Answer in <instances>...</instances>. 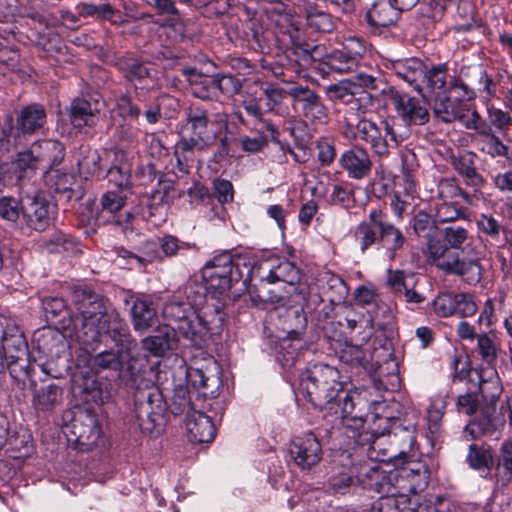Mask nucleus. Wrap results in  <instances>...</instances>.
I'll return each mask as SVG.
<instances>
[{"instance_id": "f257e3e1", "label": "nucleus", "mask_w": 512, "mask_h": 512, "mask_svg": "<svg viewBox=\"0 0 512 512\" xmlns=\"http://www.w3.org/2000/svg\"><path fill=\"white\" fill-rule=\"evenodd\" d=\"M74 315L61 318L59 327L75 336L84 344L98 342L100 336L108 333L121 353L130 355L137 346L126 325L110 302L90 288L76 287L72 293Z\"/></svg>"}, {"instance_id": "f03ea898", "label": "nucleus", "mask_w": 512, "mask_h": 512, "mask_svg": "<svg viewBox=\"0 0 512 512\" xmlns=\"http://www.w3.org/2000/svg\"><path fill=\"white\" fill-rule=\"evenodd\" d=\"M469 224L452 223L440 231L441 238L429 237L424 255L430 265L455 274L467 284L475 285L482 278V266L474 246Z\"/></svg>"}, {"instance_id": "7ed1b4c3", "label": "nucleus", "mask_w": 512, "mask_h": 512, "mask_svg": "<svg viewBox=\"0 0 512 512\" xmlns=\"http://www.w3.org/2000/svg\"><path fill=\"white\" fill-rule=\"evenodd\" d=\"M356 247L362 254L368 250H384L393 260L406 243L403 232L388 220L381 209H371L367 219L361 221L353 230Z\"/></svg>"}, {"instance_id": "20e7f679", "label": "nucleus", "mask_w": 512, "mask_h": 512, "mask_svg": "<svg viewBox=\"0 0 512 512\" xmlns=\"http://www.w3.org/2000/svg\"><path fill=\"white\" fill-rule=\"evenodd\" d=\"M227 121L226 114H218L216 120H209L203 107L191 105L186 110L185 123L181 128L179 149L184 153L212 146L226 127Z\"/></svg>"}, {"instance_id": "39448f33", "label": "nucleus", "mask_w": 512, "mask_h": 512, "mask_svg": "<svg viewBox=\"0 0 512 512\" xmlns=\"http://www.w3.org/2000/svg\"><path fill=\"white\" fill-rule=\"evenodd\" d=\"M300 386L308 401L320 409H334V401L343 392L339 371L323 363L308 367L302 374Z\"/></svg>"}, {"instance_id": "423d86ee", "label": "nucleus", "mask_w": 512, "mask_h": 512, "mask_svg": "<svg viewBox=\"0 0 512 512\" xmlns=\"http://www.w3.org/2000/svg\"><path fill=\"white\" fill-rule=\"evenodd\" d=\"M265 12L273 25L274 33L279 41L301 49L304 52L305 60L317 59L315 53L318 47L314 46L310 49L309 44L305 42L300 21L285 3L280 0L272 1L265 8Z\"/></svg>"}, {"instance_id": "0eeeda50", "label": "nucleus", "mask_w": 512, "mask_h": 512, "mask_svg": "<svg viewBox=\"0 0 512 512\" xmlns=\"http://www.w3.org/2000/svg\"><path fill=\"white\" fill-rule=\"evenodd\" d=\"M137 425L143 434L159 435L165 426L166 402L157 387L138 390L134 396Z\"/></svg>"}, {"instance_id": "6e6552de", "label": "nucleus", "mask_w": 512, "mask_h": 512, "mask_svg": "<svg viewBox=\"0 0 512 512\" xmlns=\"http://www.w3.org/2000/svg\"><path fill=\"white\" fill-rule=\"evenodd\" d=\"M241 275L238 265L228 252L214 256L202 268V280L207 283L215 298L225 295L231 289L232 283L237 282Z\"/></svg>"}, {"instance_id": "1a4fd4ad", "label": "nucleus", "mask_w": 512, "mask_h": 512, "mask_svg": "<svg viewBox=\"0 0 512 512\" xmlns=\"http://www.w3.org/2000/svg\"><path fill=\"white\" fill-rule=\"evenodd\" d=\"M356 136L366 143L378 157H388L398 147L399 136L387 120L374 122L363 118L356 125Z\"/></svg>"}, {"instance_id": "9d476101", "label": "nucleus", "mask_w": 512, "mask_h": 512, "mask_svg": "<svg viewBox=\"0 0 512 512\" xmlns=\"http://www.w3.org/2000/svg\"><path fill=\"white\" fill-rule=\"evenodd\" d=\"M0 340L2 350L11 367V373L16 371L19 366L26 376L30 375L31 364L28 361V346L23 332L20 330L16 321L6 317V323L3 324Z\"/></svg>"}, {"instance_id": "9b49d317", "label": "nucleus", "mask_w": 512, "mask_h": 512, "mask_svg": "<svg viewBox=\"0 0 512 512\" xmlns=\"http://www.w3.org/2000/svg\"><path fill=\"white\" fill-rule=\"evenodd\" d=\"M160 246L165 256L171 257L181 250H188L189 244L180 243L179 240L171 235H166L159 239V242L146 241L137 251H129L123 247H116L115 253L119 258L127 260L131 269L140 268L157 258V247Z\"/></svg>"}, {"instance_id": "f8f14e48", "label": "nucleus", "mask_w": 512, "mask_h": 512, "mask_svg": "<svg viewBox=\"0 0 512 512\" xmlns=\"http://www.w3.org/2000/svg\"><path fill=\"white\" fill-rule=\"evenodd\" d=\"M490 384L494 387L495 393L490 397L489 403L481 407L479 415L470 420L465 427V431L468 432L473 439L493 435L495 432L505 427V419L502 417L501 411L499 413L496 411V402L502 388L498 380L492 381Z\"/></svg>"}, {"instance_id": "ddd939ff", "label": "nucleus", "mask_w": 512, "mask_h": 512, "mask_svg": "<svg viewBox=\"0 0 512 512\" xmlns=\"http://www.w3.org/2000/svg\"><path fill=\"white\" fill-rule=\"evenodd\" d=\"M253 274L267 283L282 282L295 286L300 281V270L292 262L284 258L270 257L260 261L253 267Z\"/></svg>"}, {"instance_id": "4468645a", "label": "nucleus", "mask_w": 512, "mask_h": 512, "mask_svg": "<svg viewBox=\"0 0 512 512\" xmlns=\"http://www.w3.org/2000/svg\"><path fill=\"white\" fill-rule=\"evenodd\" d=\"M349 430L364 428L367 403L357 392H343L334 401V409H330Z\"/></svg>"}, {"instance_id": "2eb2a0df", "label": "nucleus", "mask_w": 512, "mask_h": 512, "mask_svg": "<svg viewBox=\"0 0 512 512\" xmlns=\"http://www.w3.org/2000/svg\"><path fill=\"white\" fill-rule=\"evenodd\" d=\"M388 96L395 111L406 125H424L430 119L429 110L424 100L401 93L394 87L388 88Z\"/></svg>"}, {"instance_id": "dca6fc26", "label": "nucleus", "mask_w": 512, "mask_h": 512, "mask_svg": "<svg viewBox=\"0 0 512 512\" xmlns=\"http://www.w3.org/2000/svg\"><path fill=\"white\" fill-rule=\"evenodd\" d=\"M351 472L354 473L358 483L364 489L374 491L378 494L389 493L397 489L394 485L396 473H394V471L386 473L375 463L364 461L362 463L353 464L351 466Z\"/></svg>"}, {"instance_id": "f3484780", "label": "nucleus", "mask_w": 512, "mask_h": 512, "mask_svg": "<svg viewBox=\"0 0 512 512\" xmlns=\"http://www.w3.org/2000/svg\"><path fill=\"white\" fill-rule=\"evenodd\" d=\"M186 412L187 437L192 443H209L215 437V427L210 417L190 406V401L183 397L179 407L173 410L174 414Z\"/></svg>"}, {"instance_id": "a211bd4d", "label": "nucleus", "mask_w": 512, "mask_h": 512, "mask_svg": "<svg viewBox=\"0 0 512 512\" xmlns=\"http://www.w3.org/2000/svg\"><path fill=\"white\" fill-rule=\"evenodd\" d=\"M384 67L416 92L423 93L422 80L425 77L426 64L422 59L415 56L387 58Z\"/></svg>"}, {"instance_id": "6ab92c4d", "label": "nucleus", "mask_w": 512, "mask_h": 512, "mask_svg": "<svg viewBox=\"0 0 512 512\" xmlns=\"http://www.w3.org/2000/svg\"><path fill=\"white\" fill-rule=\"evenodd\" d=\"M288 451L290 460L302 470H310L322 459L321 444L311 432L295 436Z\"/></svg>"}, {"instance_id": "aec40b11", "label": "nucleus", "mask_w": 512, "mask_h": 512, "mask_svg": "<svg viewBox=\"0 0 512 512\" xmlns=\"http://www.w3.org/2000/svg\"><path fill=\"white\" fill-rule=\"evenodd\" d=\"M288 95L294 105H299L302 115L312 121L324 123L328 119V108L318 93L308 86L294 85L289 88Z\"/></svg>"}, {"instance_id": "412c9836", "label": "nucleus", "mask_w": 512, "mask_h": 512, "mask_svg": "<svg viewBox=\"0 0 512 512\" xmlns=\"http://www.w3.org/2000/svg\"><path fill=\"white\" fill-rule=\"evenodd\" d=\"M381 495L373 503L371 512H435L431 504L419 502L417 497L411 499L408 494L397 489Z\"/></svg>"}, {"instance_id": "4be33fe9", "label": "nucleus", "mask_w": 512, "mask_h": 512, "mask_svg": "<svg viewBox=\"0 0 512 512\" xmlns=\"http://www.w3.org/2000/svg\"><path fill=\"white\" fill-rule=\"evenodd\" d=\"M433 310L440 317L457 315L471 317L477 311L472 296L467 293H440L433 301Z\"/></svg>"}, {"instance_id": "5701e85b", "label": "nucleus", "mask_w": 512, "mask_h": 512, "mask_svg": "<svg viewBox=\"0 0 512 512\" xmlns=\"http://www.w3.org/2000/svg\"><path fill=\"white\" fill-rule=\"evenodd\" d=\"M475 159V153L465 152L458 156H452L451 165L458 175L463 178L464 185L471 189L468 191V194H475V198H473V200L478 203L484 198L482 188L484 187L486 180L478 172Z\"/></svg>"}, {"instance_id": "b1692460", "label": "nucleus", "mask_w": 512, "mask_h": 512, "mask_svg": "<svg viewBox=\"0 0 512 512\" xmlns=\"http://www.w3.org/2000/svg\"><path fill=\"white\" fill-rule=\"evenodd\" d=\"M125 202L126 194L124 190L118 189L117 191L105 192L100 199L101 211L99 217L104 218L105 214H107L108 217L105 221L120 226L127 235L129 231L132 232L133 230L131 222L134 219V215L130 212H126L124 215L118 214L124 207Z\"/></svg>"}, {"instance_id": "393cba45", "label": "nucleus", "mask_w": 512, "mask_h": 512, "mask_svg": "<svg viewBox=\"0 0 512 512\" xmlns=\"http://www.w3.org/2000/svg\"><path fill=\"white\" fill-rule=\"evenodd\" d=\"M53 208L49 201L41 195H28L22 199L23 216L28 225L36 231H43L50 225Z\"/></svg>"}, {"instance_id": "a878e982", "label": "nucleus", "mask_w": 512, "mask_h": 512, "mask_svg": "<svg viewBox=\"0 0 512 512\" xmlns=\"http://www.w3.org/2000/svg\"><path fill=\"white\" fill-rule=\"evenodd\" d=\"M69 428L71 435L74 436V441L86 449L96 445L101 435L98 420L90 411L77 414L71 421Z\"/></svg>"}, {"instance_id": "bb28decb", "label": "nucleus", "mask_w": 512, "mask_h": 512, "mask_svg": "<svg viewBox=\"0 0 512 512\" xmlns=\"http://www.w3.org/2000/svg\"><path fill=\"white\" fill-rule=\"evenodd\" d=\"M363 52L364 48L358 41H350L341 49L334 50L326 55L325 63L334 72H353L358 68Z\"/></svg>"}, {"instance_id": "cd10ccee", "label": "nucleus", "mask_w": 512, "mask_h": 512, "mask_svg": "<svg viewBox=\"0 0 512 512\" xmlns=\"http://www.w3.org/2000/svg\"><path fill=\"white\" fill-rule=\"evenodd\" d=\"M341 168L351 179L361 180L368 177L372 170V160L368 151L359 145L346 150L340 157Z\"/></svg>"}, {"instance_id": "c85d7f7f", "label": "nucleus", "mask_w": 512, "mask_h": 512, "mask_svg": "<svg viewBox=\"0 0 512 512\" xmlns=\"http://www.w3.org/2000/svg\"><path fill=\"white\" fill-rule=\"evenodd\" d=\"M177 333L170 325L158 326L153 333L142 340L144 351L154 357H163L177 347Z\"/></svg>"}, {"instance_id": "c756f323", "label": "nucleus", "mask_w": 512, "mask_h": 512, "mask_svg": "<svg viewBox=\"0 0 512 512\" xmlns=\"http://www.w3.org/2000/svg\"><path fill=\"white\" fill-rule=\"evenodd\" d=\"M452 76L448 73V66L445 63H439L428 67L426 65L425 77L422 80V96L435 97L450 92Z\"/></svg>"}, {"instance_id": "7c9ffc66", "label": "nucleus", "mask_w": 512, "mask_h": 512, "mask_svg": "<svg viewBox=\"0 0 512 512\" xmlns=\"http://www.w3.org/2000/svg\"><path fill=\"white\" fill-rule=\"evenodd\" d=\"M396 478L394 479V485L397 487V491L402 493L410 492L411 499L420 497L417 495L418 491L423 490L429 481V473L423 465H419L417 468L402 469L401 471H394Z\"/></svg>"}, {"instance_id": "2f4dec72", "label": "nucleus", "mask_w": 512, "mask_h": 512, "mask_svg": "<svg viewBox=\"0 0 512 512\" xmlns=\"http://www.w3.org/2000/svg\"><path fill=\"white\" fill-rule=\"evenodd\" d=\"M417 280L415 274L397 270L389 272L388 284L405 302L419 304L424 301V296L415 289Z\"/></svg>"}, {"instance_id": "473e14b6", "label": "nucleus", "mask_w": 512, "mask_h": 512, "mask_svg": "<svg viewBox=\"0 0 512 512\" xmlns=\"http://www.w3.org/2000/svg\"><path fill=\"white\" fill-rule=\"evenodd\" d=\"M32 406L37 412H50L62 403L63 390L55 383L37 385L31 381Z\"/></svg>"}, {"instance_id": "72a5a7b5", "label": "nucleus", "mask_w": 512, "mask_h": 512, "mask_svg": "<svg viewBox=\"0 0 512 512\" xmlns=\"http://www.w3.org/2000/svg\"><path fill=\"white\" fill-rule=\"evenodd\" d=\"M44 178L47 186L54 191L58 201L69 203L80 198L79 192L73 188L75 180L71 174L57 169H49Z\"/></svg>"}, {"instance_id": "f704fd0d", "label": "nucleus", "mask_w": 512, "mask_h": 512, "mask_svg": "<svg viewBox=\"0 0 512 512\" xmlns=\"http://www.w3.org/2000/svg\"><path fill=\"white\" fill-rule=\"evenodd\" d=\"M76 11L82 18H94L97 21H109L112 25L121 26L126 23L120 10L108 2L94 4L91 2H79Z\"/></svg>"}, {"instance_id": "c9c22d12", "label": "nucleus", "mask_w": 512, "mask_h": 512, "mask_svg": "<svg viewBox=\"0 0 512 512\" xmlns=\"http://www.w3.org/2000/svg\"><path fill=\"white\" fill-rule=\"evenodd\" d=\"M100 118V109L97 101L84 98L74 99L70 107V120L75 128L85 126L94 127Z\"/></svg>"}, {"instance_id": "e433bc0d", "label": "nucleus", "mask_w": 512, "mask_h": 512, "mask_svg": "<svg viewBox=\"0 0 512 512\" xmlns=\"http://www.w3.org/2000/svg\"><path fill=\"white\" fill-rule=\"evenodd\" d=\"M194 310L190 304L174 297L164 305L162 315L168 322L166 325L175 328L176 333L177 330H185L187 332L189 330L187 319L190 315L193 316Z\"/></svg>"}, {"instance_id": "4c0bfd02", "label": "nucleus", "mask_w": 512, "mask_h": 512, "mask_svg": "<svg viewBox=\"0 0 512 512\" xmlns=\"http://www.w3.org/2000/svg\"><path fill=\"white\" fill-rule=\"evenodd\" d=\"M30 149L33 151L38 162H45L50 169L58 165L65 156L64 145L53 139L36 141L32 144Z\"/></svg>"}, {"instance_id": "58836bf2", "label": "nucleus", "mask_w": 512, "mask_h": 512, "mask_svg": "<svg viewBox=\"0 0 512 512\" xmlns=\"http://www.w3.org/2000/svg\"><path fill=\"white\" fill-rule=\"evenodd\" d=\"M132 324L137 332H144L157 321V311L152 301L145 298H136L131 307Z\"/></svg>"}, {"instance_id": "ea45409f", "label": "nucleus", "mask_w": 512, "mask_h": 512, "mask_svg": "<svg viewBox=\"0 0 512 512\" xmlns=\"http://www.w3.org/2000/svg\"><path fill=\"white\" fill-rule=\"evenodd\" d=\"M401 11L391 1H378L367 12L366 19L371 26L388 27L394 25Z\"/></svg>"}, {"instance_id": "a19ab883", "label": "nucleus", "mask_w": 512, "mask_h": 512, "mask_svg": "<svg viewBox=\"0 0 512 512\" xmlns=\"http://www.w3.org/2000/svg\"><path fill=\"white\" fill-rule=\"evenodd\" d=\"M46 123V111L39 104L23 108L17 117V129L23 134H32Z\"/></svg>"}, {"instance_id": "79ce46f5", "label": "nucleus", "mask_w": 512, "mask_h": 512, "mask_svg": "<svg viewBox=\"0 0 512 512\" xmlns=\"http://www.w3.org/2000/svg\"><path fill=\"white\" fill-rule=\"evenodd\" d=\"M433 98V113L437 119L444 123H452L464 116L461 103L452 100L449 93H444Z\"/></svg>"}, {"instance_id": "37998d69", "label": "nucleus", "mask_w": 512, "mask_h": 512, "mask_svg": "<svg viewBox=\"0 0 512 512\" xmlns=\"http://www.w3.org/2000/svg\"><path fill=\"white\" fill-rule=\"evenodd\" d=\"M466 462L471 469L488 475L494 465L492 448L488 445L470 444Z\"/></svg>"}, {"instance_id": "c03bdc74", "label": "nucleus", "mask_w": 512, "mask_h": 512, "mask_svg": "<svg viewBox=\"0 0 512 512\" xmlns=\"http://www.w3.org/2000/svg\"><path fill=\"white\" fill-rule=\"evenodd\" d=\"M199 319L208 330V336L220 334L223 330L225 313L219 303L206 304L198 312Z\"/></svg>"}, {"instance_id": "a18cd8bd", "label": "nucleus", "mask_w": 512, "mask_h": 512, "mask_svg": "<svg viewBox=\"0 0 512 512\" xmlns=\"http://www.w3.org/2000/svg\"><path fill=\"white\" fill-rule=\"evenodd\" d=\"M305 19L309 29L318 33H331L335 27L333 16L315 5L305 8Z\"/></svg>"}, {"instance_id": "49530a36", "label": "nucleus", "mask_w": 512, "mask_h": 512, "mask_svg": "<svg viewBox=\"0 0 512 512\" xmlns=\"http://www.w3.org/2000/svg\"><path fill=\"white\" fill-rule=\"evenodd\" d=\"M191 87V93L199 99H210L215 93V75L213 77L205 76L195 69L185 70Z\"/></svg>"}, {"instance_id": "de8ad7c7", "label": "nucleus", "mask_w": 512, "mask_h": 512, "mask_svg": "<svg viewBox=\"0 0 512 512\" xmlns=\"http://www.w3.org/2000/svg\"><path fill=\"white\" fill-rule=\"evenodd\" d=\"M113 154L118 164H115L108 169L107 177L110 182L115 183L118 189H128L130 182V167L126 161V155L121 150H115L113 151Z\"/></svg>"}, {"instance_id": "09e8293b", "label": "nucleus", "mask_w": 512, "mask_h": 512, "mask_svg": "<svg viewBox=\"0 0 512 512\" xmlns=\"http://www.w3.org/2000/svg\"><path fill=\"white\" fill-rule=\"evenodd\" d=\"M438 196L442 201L461 197L467 205L474 206L477 204L473 200V198H475V194H468V190L460 187L455 178H444L439 181Z\"/></svg>"}, {"instance_id": "8fccbe9b", "label": "nucleus", "mask_w": 512, "mask_h": 512, "mask_svg": "<svg viewBox=\"0 0 512 512\" xmlns=\"http://www.w3.org/2000/svg\"><path fill=\"white\" fill-rule=\"evenodd\" d=\"M179 293L183 294L193 309L196 310L204 302L206 303V294L210 293V288L205 281H199L197 279H189L179 290Z\"/></svg>"}, {"instance_id": "3c124183", "label": "nucleus", "mask_w": 512, "mask_h": 512, "mask_svg": "<svg viewBox=\"0 0 512 512\" xmlns=\"http://www.w3.org/2000/svg\"><path fill=\"white\" fill-rule=\"evenodd\" d=\"M79 172L85 178L101 173V157L97 150L90 147H81L78 158Z\"/></svg>"}, {"instance_id": "603ef678", "label": "nucleus", "mask_w": 512, "mask_h": 512, "mask_svg": "<svg viewBox=\"0 0 512 512\" xmlns=\"http://www.w3.org/2000/svg\"><path fill=\"white\" fill-rule=\"evenodd\" d=\"M169 188V186H165L163 189H157L148 196L146 203L148 216L155 218V221L164 219L169 204Z\"/></svg>"}, {"instance_id": "864d4df0", "label": "nucleus", "mask_w": 512, "mask_h": 512, "mask_svg": "<svg viewBox=\"0 0 512 512\" xmlns=\"http://www.w3.org/2000/svg\"><path fill=\"white\" fill-rule=\"evenodd\" d=\"M39 162L31 149L20 152L13 164V173L18 180L30 179L34 176Z\"/></svg>"}, {"instance_id": "5fc2aeb1", "label": "nucleus", "mask_w": 512, "mask_h": 512, "mask_svg": "<svg viewBox=\"0 0 512 512\" xmlns=\"http://www.w3.org/2000/svg\"><path fill=\"white\" fill-rule=\"evenodd\" d=\"M355 88H357L356 83L350 80H342L338 83L328 85L325 91L331 101L353 104L355 100Z\"/></svg>"}, {"instance_id": "6e6d98bb", "label": "nucleus", "mask_w": 512, "mask_h": 512, "mask_svg": "<svg viewBox=\"0 0 512 512\" xmlns=\"http://www.w3.org/2000/svg\"><path fill=\"white\" fill-rule=\"evenodd\" d=\"M189 330H177L183 337L190 340L195 346L201 348L209 339L208 330L204 327L199 319L198 312L194 310L193 316L190 315L187 319Z\"/></svg>"}, {"instance_id": "4d7b16f0", "label": "nucleus", "mask_w": 512, "mask_h": 512, "mask_svg": "<svg viewBox=\"0 0 512 512\" xmlns=\"http://www.w3.org/2000/svg\"><path fill=\"white\" fill-rule=\"evenodd\" d=\"M436 221L438 223H456L458 219L465 218L466 210L455 202L442 201L436 206Z\"/></svg>"}, {"instance_id": "13d9d810", "label": "nucleus", "mask_w": 512, "mask_h": 512, "mask_svg": "<svg viewBox=\"0 0 512 512\" xmlns=\"http://www.w3.org/2000/svg\"><path fill=\"white\" fill-rule=\"evenodd\" d=\"M479 230L489 236L493 240H498L501 232H504L509 242L512 230H507L495 217L491 214H481L477 220Z\"/></svg>"}, {"instance_id": "bf43d9fd", "label": "nucleus", "mask_w": 512, "mask_h": 512, "mask_svg": "<svg viewBox=\"0 0 512 512\" xmlns=\"http://www.w3.org/2000/svg\"><path fill=\"white\" fill-rule=\"evenodd\" d=\"M121 367L120 354L112 350L103 351L92 358V369L96 372L103 370L119 371Z\"/></svg>"}, {"instance_id": "052dcab7", "label": "nucleus", "mask_w": 512, "mask_h": 512, "mask_svg": "<svg viewBox=\"0 0 512 512\" xmlns=\"http://www.w3.org/2000/svg\"><path fill=\"white\" fill-rule=\"evenodd\" d=\"M43 309L46 313V317L59 325L61 318H68V315H74L67 309V305L62 298L58 297H47L42 302Z\"/></svg>"}, {"instance_id": "680f3d73", "label": "nucleus", "mask_w": 512, "mask_h": 512, "mask_svg": "<svg viewBox=\"0 0 512 512\" xmlns=\"http://www.w3.org/2000/svg\"><path fill=\"white\" fill-rule=\"evenodd\" d=\"M482 148L481 150L492 157H504L508 154V147L502 142V140L496 136L492 128L488 131H482Z\"/></svg>"}, {"instance_id": "e2e57ef3", "label": "nucleus", "mask_w": 512, "mask_h": 512, "mask_svg": "<svg viewBox=\"0 0 512 512\" xmlns=\"http://www.w3.org/2000/svg\"><path fill=\"white\" fill-rule=\"evenodd\" d=\"M477 350L484 363L493 366L498 356V346L496 342L487 334L477 335Z\"/></svg>"}, {"instance_id": "0e129e2a", "label": "nucleus", "mask_w": 512, "mask_h": 512, "mask_svg": "<svg viewBox=\"0 0 512 512\" xmlns=\"http://www.w3.org/2000/svg\"><path fill=\"white\" fill-rule=\"evenodd\" d=\"M241 106L244 108V110L249 116L253 117L255 120L259 122H263L268 131L272 133L276 132L274 124H272L269 121H264L263 119L264 112L260 106V99L253 95H246L243 97V100L241 101Z\"/></svg>"}, {"instance_id": "69168bd1", "label": "nucleus", "mask_w": 512, "mask_h": 512, "mask_svg": "<svg viewBox=\"0 0 512 512\" xmlns=\"http://www.w3.org/2000/svg\"><path fill=\"white\" fill-rule=\"evenodd\" d=\"M474 73L477 77L476 89L477 92L483 94L486 99L496 97L497 89L496 83L491 76L488 75L487 71L482 67L478 66L474 69Z\"/></svg>"}, {"instance_id": "338daca9", "label": "nucleus", "mask_w": 512, "mask_h": 512, "mask_svg": "<svg viewBox=\"0 0 512 512\" xmlns=\"http://www.w3.org/2000/svg\"><path fill=\"white\" fill-rule=\"evenodd\" d=\"M215 85L223 95L232 97L242 89V82L231 74L215 75Z\"/></svg>"}, {"instance_id": "774afa93", "label": "nucleus", "mask_w": 512, "mask_h": 512, "mask_svg": "<svg viewBox=\"0 0 512 512\" xmlns=\"http://www.w3.org/2000/svg\"><path fill=\"white\" fill-rule=\"evenodd\" d=\"M330 201L333 204L349 209L355 202L354 191L342 184H335L330 193Z\"/></svg>"}]
</instances>
